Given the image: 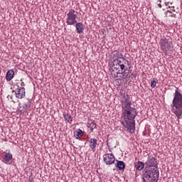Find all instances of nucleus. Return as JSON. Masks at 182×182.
<instances>
[{
    "instance_id": "18",
    "label": "nucleus",
    "mask_w": 182,
    "mask_h": 182,
    "mask_svg": "<svg viewBox=\"0 0 182 182\" xmlns=\"http://www.w3.org/2000/svg\"><path fill=\"white\" fill-rule=\"evenodd\" d=\"M63 117L68 123H70V124L72 123L73 119H72V116L70 114H63Z\"/></svg>"
},
{
    "instance_id": "19",
    "label": "nucleus",
    "mask_w": 182,
    "mask_h": 182,
    "mask_svg": "<svg viewBox=\"0 0 182 182\" xmlns=\"http://www.w3.org/2000/svg\"><path fill=\"white\" fill-rule=\"evenodd\" d=\"M82 136H83V131H82V129H79L75 133V137H76V139H80Z\"/></svg>"
},
{
    "instance_id": "12",
    "label": "nucleus",
    "mask_w": 182,
    "mask_h": 182,
    "mask_svg": "<svg viewBox=\"0 0 182 182\" xmlns=\"http://www.w3.org/2000/svg\"><path fill=\"white\" fill-rule=\"evenodd\" d=\"M15 76V71L14 70H9L6 75V80L10 82L12 79H14Z\"/></svg>"
},
{
    "instance_id": "9",
    "label": "nucleus",
    "mask_w": 182,
    "mask_h": 182,
    "mask_svg": "<svg viewBox=\"0 0 182 182\" xmlns=\"http://www.w3.org/2000/svg\"><path fill=\"white\" fill-rule=\"evenodd\" d=\"M14 92L16 93V97H17V99H23V97H25V87H19V85H17V89H16Z\"/></svg>"
},
{
    "instance_id": "15",
    "label": "nucleus",
    "mask_w": 182,
    "mask_h": 182,
    "mask_svg": "<svg viewBox=\"0 0 182 182\" xmlns=\"http://www.w3.org/2000/svg\"><path fill=\"white\" fill-rule=\"evenodd\" d=\"M135 168L138 170V171H141L144 168V163L139 161L138 162L135 163Z\"/></svg>"
},
{
    "instance_id": "1",
    "label": "nucleus",
    "mask_w": 182,
    "mask_h": 182,
    "mask_svg": "<svg viewBox=\"0 0 182 182\" xmlns=\"http://www.w3.org/2000/svg\"><path fill=\"white\" fill-rule=\"evenodd\" d=\"M123 119L122 122V126L127 129L129 133H133L135 129L134 119L137 116V110L134 107H132V100L129 95H124L121 100Z\"/></svg>"
},
{
    "instance_id": "24",
    "label": "nucleus",
    "mask_w": 182,
    "mask_h": 182,
    "mask_svg": "<svg viewBox=\"0 0 182 182\" xmlns=\"http://www.w3.org/2000/svg\"><path fill=\"white\" fill-rule=\"evenodd\" d=\"M171 11H175L174 10V6H171Z\"/></svg>"
},
{
    "instance_id": "17",
    "label": "nucleus",
    "mask_w": 182,
    "mask_h": 182,
    "mask_svg": "<svg viewBox=\"0 0 182 182\" xmlns=\"http://www.w3.org/2000/svg\"><path fill=\"white\" fill-rule=\"evenodd\" d=\"M115 166L117 168H119V170H124V162L122 161H118Z\"/></svg>"
},
{
    "instance_id": "16",
    "label": "nucleus",
    "mask_w": 182,
    "mask_h": 182,
    "mask_svg": "<svg viewBox=\"0 0 182 182\" xmlns=\"http://www.w3.org/2000/svg\"><path fill=\"white\" fill-rule=\"evenodd\" d=\"M123 53H122L121 52L119 51H116L114 53V56H113V59L114 60H120V59H123L124 57H123Z\"/></svg>"
},
{
    "instance_id": "13",
    "label": "nucleus",
    "mask_w": 182,
    "mask_h": 182,
    "mask_svg": "<svg viewBox=\"0 0 182 182\" xmlns=\"http://www.w3.org/2000/svg\"><path fill=\"white\" fill-rule=\"evenodd\" d=\"M75 28H76L77 32L80 35H82V33L85 31V27L83 26V23H76Z\"/></svg>"
},
{
    "instance_id": "8",
    "label": "nucleus",
    "mask_w": 182,
    "mask_h": 182,
    "mask_svg": "<svg viewBox=\"0 0 182 182\" xmlns=\"http://www.w3.org/2000/svg\"><path fill=\"white\" fill-rule=\"evenodd\" d=\"M103 160L105 164L110 166V164H113V163H114L116 158H114V155H113V154H105L103 155Z\"/></svg>"
},
{
    "instance_id": "6",
    "label": "nucleus",
    "mask_w": 182,
    "mask_h": 182,
    "mask_svg": "<svg viewBox=\"0 0 182 182\" xmlns=\"http://www.w3.org/2000/svg\"><path fill=\"white\" fill-rule=\"evenodd\" d=\"M145 164L146 166V168H151L153 170L154 174L157 176V171H156V170H159L157 168V159L154 158V156H149Z\"/></svg>"
},
{
    "instance_id": "10",
    "label": "nucleus",
    "mask_w": 182,
    "mask_h": 182,
    "mask_svg": "<svg viewBox=\"0 0 182 182\" xmlns=\"http://www.w3.org/2000/svg\"><path fill=\"white\" fill-rule=\"evenodd\" d=\"M12 159L13 156L12 154H11V151L6 150V152L4 153L2 161L5 163V164H11Z\"/></svg>"
},
{
    "instance_id": "11",
    "label": "nucleus",
    "mask_w": 182,
    "mask_h": 182,
    "mask_svg": "<svg viewBox=\"0 0 182 182\" xmlns=\"http://www.w3.org/2000/svg\"><path fill=\"white\" fill-rule=\"evenodd\" d=\"M112 75L118 80L127 79V76H129V72L126 71V70H124L123 72L120 73V70H118L114 73Z\"/></svg>"
},
{
    "instance_id": "26",
    "label": "nucleus",
    "mask_w": 182,
    "mask_h": 182,
    "mask_svg": "<svg viewBox=\"0 0 182 182\" xmlns=\"http://www.w3.org/2000/svg\"><path fill=\"white\" fill-rule=\"evenodd\" d=\"M167 12L169 13V14H171V11H168Z\"/></svg>"
},
{
    "instance_id": "5",
    "label": "nucleus",
    "mask_w": 182,
    "mask_h": 182,
    "mask_svg": "<svg viewBox=\"0 0 182 182\" xmlns=\"http://www.w3.org/2000/svg\"><path fill=\"white\" fill-rule=\"evenodd\" d=\"M159 45L162 52H164L165 55H167L168 51L171 50L173 48V41L171 39L166 38V37L161 38Z\"/></svg>"
},
{
    "instance_id": "7",
    "label": "nucleus",
    "mask_w": 182,
    "mask_h": 182,
    "mask_svg": "<svg viewBox=\"0 0 182 182\" xmlns=\"http://www.w3.org/2000/svg\"><path fill=\"white\" fill-rule=\"evenodd\" d=\"M77 11L71 9L67 14L66 23L67 25H75L77 23Z\"/></svg>"
},
{
    "instance_id": "3",
    "label": "nucleus",
    "mask_w": 182,
    "mask_h": 182,
    "mask_svg": "<svg viewBox=\"0 0 182 182\" xmlns=\"http://www.w3.org/2000/svg\"><path fill=\"white\" fill-rule=\"evenodd\" d=\"M112 63V75L119 71V69L121 70V72H123V70H124V69H126V68L130 65L129 60L126 59L125 58L119 60H113Z\"/></svg>"
},
{
    "instance_id": "2",
    "label": "nucleus",
    "mask_w": 182,
    "mask_h": 182,
    "mask_svg": "<svg viewBox=\"0 0 182 182\" xmlns=\"http://www.w3.org/2000/svg\"><path fill=\"white\" fill-rule=\"evenodd\" d=\"M171 112L178 119H181L182 116V95L178 92V90H176L173 94V99L172 104L171 105Z\"/></svg>"
},
{
    "instance_id": "20",
    "label": "nucleus",
    "mask_w": 182,
    "mask_h": 182,
    "mask_svg": "<svg viewBox=\"0 0 182 182\" xmlns=\"http://www.w3.org/2000/svg\"><path fill=\"white\" fill-rule=\"evenodd\" d=\"M157 85V82H156V80H153L151 82V87L154 88L155 86H156Z\"/></svg>"
},
{
    "instance_id": "23",
    "label": "nucleus",
    "mask_w": 182,
    "mask_h": 182,
    "mask_svg": "<svg viewBox=\"0 0 182 182\" xmlns=\"http://www.w3.org/2000/svg\"><path fill=\"white\" fill-rule=\"evenodd\" d=\"M168 4H169V2H165V6H168Z\"/></svg>"
},
{
    "instance_id": "14",
    "label": "nucleus",
    "mask_w": 182,
    "mask_h": 182,
    "mask_svg": "<svg viewBox=\"0 0 182 182\" xmlns=\"http://www.w3.org/2000/svg\"><path fill=\"white\" fill-rule=\"evenodd\" d=\"M90 147L92 149V150H95L96 149V146H97V139L91 138L90 140H88Z\"/></svg>"
},
{
    "instance_id": "21",
    "label": "nucleus",
    "mask_w": 182,
    "mask_h": 182,
    "mask_svg": "<svg viewBox=\"0 0 182 182\" xmlns=\"http://www.w3.org/2000/svg\"><path fill=\"white\" fill-rule=\"evenodd\" d=\"M20 87H23V86H25V82H21V83H20Z\"/></svg>"
},
{
    "instance_id": "22",
    "label": "nucleus",
    "mask_w": 182,
    "mask_h": 182,
    "mask_svg": "<svg viewBox=\"0 0 182 182\" xmlns=\"http://www.w3.org/2000/svg\"><path fill=\"white\" fill-rule=\"evenodd\" d=\"M92 124L93 125V127H94V129H96V123H95V122H92Z\"/></svg>"
},
{
    "instance_id": "4",
    "label": "nucleus",
    "mask_w": 182,
    "mask_h": 182,
    "mask_svg": "<svg viewBox=\"0 0 182 182\" xmlns=\"http://www.w3.org/2000/svg\"><path fill=\"white\" fill-rule=\"evenodd\" d=\"M157 173L156 176L154 175V171L150 168H146L145 171L143 173V181L144 182H157L159 181V176H160V173L159 172V169H156Z\"/></svg>"
},
{
    "instance_id": "25",
    "label": "nucleus",
    "mask_w": 182,
    "mask_h": 182,
    "mask_svg": "<svg viewBox=\"0 0 182 182\" xmlns=\"http://www.w3.org/2000/svg\"><path fill=\"white\" fill-rule=\"evenodd\" d=\"M158 6H159V8H161V4H158Z\"/></svg>"
}]
</instances>
